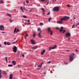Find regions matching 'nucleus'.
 <instances>
[{
  "instance_id": "1",
  "label": "nucleus",
  "mask_w": 79,
  "mask_h": 79,
  "mask_svg": "<svg viewBox=\"0 0 79 79\" xmlns=\"http://www.w3.org/2000/svg\"><path fill=\"white\" fill-rule=\"evenodd\" d=\"M70 18L69 17L65 16L64 17L60 19V21L57 22V24H63V21H66Z\"/></svg>"
},
{
  "instance_id": "2",
  "label": "nucleus",
  "mask_w": 79,
  "mask_h": 79,
  "mask_svg": "<svg viewBox=\"0 0 79 79\" xmlns=\"http://www.w3.org/2000/svg\"><path fill=\"white\" fill-rule=\"evenodd\" d=\"M71 36V34H70V33L68 32L65 35V38H68V37L69 39H68V40H69L70 39V37Z\"/></svg>"
},
{
  "instance_id": "3",
  "label": "nucleus",
  "mask_w": 79,
  "mask_h": 79,
  "mask_svg": "<svg viewBox=\"0 0 79 79\" xmlns=\"http://www.w3.org/2000/svg\"><path fill=\"white\" fill-rule=\"evenodd\" d=\"M74 53L72 54L70 56V61H72L73 60H74Z\"/></svg>"
},
{
  "instance_id": "4",
  "label": "nucleus",
  "mask_w": 79,
  "mask_h": 79,
  "mask_svg": "<svg viewBox=\"0 0 79 79\" xmlns=\"http://www.w3.org/2000/svg\"><path fill=\"white\" fill-rule=\"evenodd\" d=\"M48 31L49 33H50L51 36L53 35V31L50 29V28H48Z\"/></svg>"
},
{
  "instance_id": "5",
  "label": "nucleus",
  "mask_w": 79,
  "mask_h": 79,
  "mask_svg": "<svg viewBox=\"0 0 79 79\" xmlns=\"http://www.w3.org/2000/svg\"><path fill=\"white\" fill-rule=\"evenodd\" d=\"M54 11H59V7H56L53 9Z\"/></svg>"
},
{
  "instance_id": "6",
  "label": "nucleus",
  "mask_w": 79,
  "mask_h": 79,
  "mask_svg": "<svg viewBox=\"0 0 79 79\" xmlns=\"http://www.w3.org/2000/svg\"><path fill=\"white\" fill-rule=\"evenodd\" d=\"M56 45H55L54 47H49V51H50L52 49H55L56 48Z\"/></svg>"
},
{
  "instance_id": "7",
  "label": "nucleus",
  "mask_w": 79,
  "mask_h": 79,
  "mask_svg": "<svg viewBox=\"0 0 79 79\" xmlns=\"http://www.w3.org/2000/svg\"><path fill=\"white\" fill-rule=\"evenodd\" d=\"M13 51L14 53H16L17 52V47L16 46H15L13 48Z\"/></svg>"
},
{
  "instance_id": "8",
  "label": "nucleus",
  "mask_w": 79,
  "mask_h": 79,
  "mask_svg": "<svg viewBox=\"0 0 79 79\" xmlns=\"http://www.w3.org/2000/svg\"><path fill=\"white\" fill-rule=\"evenodd\" d=\"M4 27L3 26V25H1L0 26V30H1V31H4Z\"/></svg>"
},
{
  "instance_id": "9",
  "label": "nucleus",
  "mask_w": 79,
  "mask_h": 79,
  "mask_svg": "<svg viewBox=\"0 0 79 79\" xmlns=\"http://www.w3.org/2000/svg\"><path fill=\"white\" fill-rule=\"evenodd\" d=\"M31 42L32 44H35V41H34L33 40H31Z\"/></svg>"
},
{
  "instance_id": "10",
  "label": "nucleus",
  "mask_w": 79,
  "mask_h": 79,
  "mask_svg": "<svg viewBox=\"0 0 79 79\" xmlns=\"http://www.w3.org/2000/svg\"><path fill=\"white\" fill-rule=\"evenodd\" d=\"M63 30V27H61L60 28V32H62Z\"/></svg>"
},
{
  "instance_id": "11",
  "label": "nucleus",
  "mask_w": 79,
  "mask_h": 79,
  "mask_svg": "<svg viewBox=\"0 0 79 79\" xmlns=\"http://www.w3.org/2000/svg\"><path fill=\"white\" fill-rule=\"evenodd\" d=\"M41 10L43 11V14L44 15H45V14L44 13L45 10H44V8H42Z\"/></svg>"
},
{
  "instance_id": "12",
  "label": "nucleus",
  "mask_w": 79,
  "mask_h": 79,
  "mask_svg": "<svg viewBox=\"0 0 79 79\" xmlns=\"http://www.w3.org/2000/svg\"><path fill=\"white\" fill-rule=\"evenodd\" d=\"M45 52V50H44L41 53V54L42 55H44Z\"/></svg>"
},
{
  "instance_id": "13",
  "label": "nucleus",
  "mask_w": 79,
  "mask_h": 79,
  "mask_svg": "<svg viewBox=\"0 0 79 79\" xmlns=\"http://www.w3.org/2000/svg\"><path fill=\"white\" fill-rule=\"evenodd\" d=\"M10 79H13V74H11L10 75Z\"/></svg>"
},
{
  "instance_id": "14",
  "label": "nucleus",
  "mask_w": 79,
  "mask_h": 79,
  "mask_svg": "<svg viewBox=\"0 0 79 79\" xmlns=\"http://www.w3.org/2000/svg\"><path fill=\"white\" fill-rule=\"evenodd\" d=\"M38 48V46H35L34 47H32V48L33 49H36V48Z\"/></svg>"
},
{
  "instance_id": "15",
  "label": "nucleus",
  "mask_w": 79,
  "mask_h": 79,
  "mask_svg": "<svg viewBox=\"0 0 79 79\" xmlns=\"http://www.w3.org/2000/svg\"><path fill=\"white\" fill-rule=\"evenodd\" d=\"M12 64H13L14 65H16V63L15 61L14 60H13L12 61Z\"/></svg>"
},
{
  "instance_id": "16",
  "label": "nucleus",
  "mask_w": 79,
  "mask_h": 79,
  "mask_svg": "<svg viewBox=\"0 0 79 79\" xmlns=\"http://www.w3.org/2000/svg\"><path fill=\"white\" fill-rule=\"evenodd\" d=\"M20 9L22 10V12L24 13V10H23V7H20Z\"/></svg>"
},
{
  "instance_id": "17",
  "label": "nucleus",
  "mask_w": 79,
  "mask_h": 79,
  "mask_svg": "<svg viewBox=\"0 0 79 79\" xmlns=\"http://www.w3.org/2000/svg\"><path fill=\"white\" fill-rule=\"evenodd\" d=\"M9 21L10 23H12V22H13V19H10Z\"/></svg>"
},
{
  "instance_id": "18",
  "label": "nucleus",
  "mask_w": 79,
  "mask_h": 79,
  "mask_svg": "<svg viewBox=\"0 0 79 79\" xmlns=\"http://www.w3.org/2000/svg\"><path fill=\"white\" fill-rule=\"evenodd\" d=\"M16 30H17V28H15L14 29V33H16Z\"/></svg>"
},
{
  "instance_id": "19",
  "label": "nucleus",
  "mask_w": 79,
  "mask_h": 79,
  "mask_svg": "<svg viewBox=\"0 0 79 79\" xmlns=\"http://www.w3.org/2000/svg\"><path fill=\"white\" fill-rule=\"evenodd\" d=\"M7 16H9L10 17H11V15L9 14H7Z\"/></svg>"
},
{
  "instance_id": "20",
  "label": "nucleus",
  "mask_w": 79,
  "mask_h": 79,
  "mask_svg": "<svg viewBox=\"0 0 79 79\" xmlns=\"http://www.w3.org/2000/svg\"><path fill=\"white\" fill-rule=\"evenodd\" d=\"M5 60H6V63H7L8 62V60H7V57H5Z\"/></svg>"
},
{
  "instance_id": "21",
  "label": "nucleus",
  "mask_w": 79,
  "mask_h": 79,
  "mask_svg": "<svg viewBox=\"0 0 79 79\" xmlns=\"http://www.w3.org/2000/svg\"><path fill=\"white\" fill-rule=\"evenodd\" d=\"M7 45H10V43L9 42H7Z\"/></svg>"
},
{
  "instance_id": "22",
  "label": "nucleus",
  "mask_w": 79,
  "mask_h": 79,
  "mask_svg": "<svg viewBox=\"0 0 79 79\" xmlns=\"http://www.w3.org/2000/svg\"><path fill=\"white\" fill-rule=\"evenodd\" d=\"M8 66L9 67H12V66H13V65H12V64H9V65H8Z\"/></svg>"
},
{
  "instance_id": "23",
  "label": "nucleus",
  "mask_w": 79,
  "mask_h": 79,
  "mask_svg": "<svg viewBox=\"0 0 79 79\" xmlns=\"http://www.w3.org/2000/svg\"><path fill=\"white\" fill-rule=\"evenodd\" d=\"M40 26H43L44 25V23H40Z\"/></svg>"
},
{
  "instance_id": "24",
  "label": "nucleus",
  "mask_w": 79,
  "mask_h": 79,
  "mask_svg": "<svg viewBox=\"0 0 79 79\" xmlns=\"http://www.w3.org/2000/svg\"><path fill=\"white\" fill-rule=\"evenodd\" d=\"M23 18H27L26 15H23Z\"/></svg>"
},
{
  "instance_id": "25",
  "label": "nucleus",
  "mask_w": 79,
  "mask_h": 79,
  "mask_svg": "<svg viewBox=\"0 0 79 79\" xmlns=\"http://www.w3.org/2000/svg\"><path fill=\"white\" fill-rule=\"evenodd\" d=\"M42 64H43V63H42L40 65V68H41L42 67Z\"/></svg>"
},
{
  "instance_id": "26",
  "label": "nucleus",
  "mask_w": 79,
  "mask_h": 79,
  "mask_svg": "<svg viewBox=\"0 0 79 79\" xmlns=\"http://www.w3.org/2000/svg\"><path fill=\"white\" fill-rule=\"evenodd\" d=\"M3 73H5V74H7V73H6V71H3Z\"/></svg>"
},
{
  "instance_id": "27",
  "label": "nucleus",
  "mask_w": 79,
  "mask_h": 79,
  "mask_svg": "<svg viewBox=\"0 0 79 79\" xmlns=\"http://www.w3.org/2000/svg\"><path fill=\"white\" fill-rule=\"evenodd\" d=\"M36 36V33H35L33 35V37H35Z\"/></svg>"
},
{
  "instance_id": "28",
  "label": "nucleus",
  "mask_w": 79,
  "mask_h": 79,
  "mask_svg": "<svg viewBox=\"0 0 79 79\" xmlns=\"http://www.w3.org/2000/svg\"><path fill=\"white\" fill-rule=\"evenodd\" d=\"M28 36V35L26 34V35L25 36V39H26V37H27Z\"/></svg>"
},
{
  "instance_id": "29",
  "label": "nucleus",
  "mask_w": 79,
  "mask_h": 79,
  "mask_svg": "<svg viewBox=\"0 0 79 79\" xmlns=\"http://www.w3.org/2000/svg\"><path fill=\"white\" fill-rule=\"evenodd\" d=\"M52 19V18H49V19H48V21H49L50 22V20H51Z\"/></svg>"
},
{
  "instance_id": "30",
  "label": "nucleus",
  "mask_w": 79,
  "mask_h": 79,
  "mask_svg": "<svg viewBox=\"0 0 79 79\" xmlns=\"http://www.w3.org/2000/svg\"><path fill=\"white\" fill-rule=\"evenodd\" d=\"M63 33V34H64L65 32H66V30H64L63 31H62Z\"/></svg>"
},
{
  "instance_id": "31",
  "label": "nucleus",
  "mask_w": 79,
  "mask_h": 79,
  "mask_svg": "<svg viewBox=\"0 0 79 79\" xmlns=\"http://www.w3.org/2000/svg\"><path fill=\"white\" fill-rule=\"evenodd\" d=\"M24 24H25V25H26V24H27V25H28V24H29V23H27L26 22H25Z\"/></svg>"
},
{
  "instance_id": "32",
  "label": "nucleus",
  "mask_w": 79,
  "mask_h": 79,
  "mask_svg": "<svg viewBox=\"0 0 79 79\" xmlns=\"http://www.w3.org/2000/svg\"><path fill=\"white\" fill-rule=\"evenodd\" d=\"M47 63L48 64H50V63H51V61H49Z\"/></svg>"
},
{
  "instance_id": "33",
  "label": "nucleus",
  "mask_w": 79,
  "mask_h": 79,
  "mask_svg": "<svg viewBox=\"0 0 79 79\" xmlns=\"http://www.w3.org/2000/svg\"><path fill=\"white\" fill-rule=\"evenodd\" d=\"M64 64H67V63H66V62H65V61H64Z\"/></svg>"
},
{
  "instance_id": "34",
  "label": "nucleus",
  "mask_w": 79,
  "mask_h": 79,
  "mask_svg": "<svg viewBox=\"0 0 79 79\" xmlns=\"http://www.w3.org/2000/svg\"><path fill=\"white\" fill-rule=\"evenodd\" d=\"M19 29H17V31H16V33H17V32H19Z\"/></svg>"
},
{
  "instance_id": "35",
  "label": "nucleus",
  "mask_w": 79,
  "mask_h": 79,
  "mask_svg": "<svg viewBox=\"0 0 79 79\" xmlns=\"http://www.w3.org/2000/svg\"><path fill=\"white\" fill-rule=\"evenodd\" d=\"M23 8L24 10H25V11H27V10L25 8V7H23Z\"/></svg>"
},
{
  "instance_id": "36",
  "label": "nucleus",
  "mask_w": 79,
  "mask_h": 79,
  "mask_svg": "<svg viewBox=\"0 0 79 79\" xmlns=\"http://www.w3.org/2000/svg\"><path fill=\"white\" fill-rule=\"evenodd\" d=\"M4 44V45H6V41L5 42Z\"/></svg>"
},
{
  "instance_id": "37",
  "label": "nucleus",
  "mask_w": 79,
  "mask_h": 79,
  "mask_svg": "<svg viewBox=\"0 0 79 79\" xmlns=\"http://www.w3.org/2000/svg\"><path fill=\"white\" fill-rule=\"evenodd\" d=\"M38 37H40V33H38Z\"/></svg>"
},
{
  "instance_id": "38",
  "label": "nucleus",
  "mask_w": 79,
  "mask_h": 79,
  "mask_svg": "<svg viewBox=\"0 0 79 79\" xmlns=\"http://www.w3.org/2000/svg\"><path fill=\"white\" fill-rule=\"evenodd\" d=\"M41 32H42V31L41 30H40V34H41Z\"/></svg>"
},
{
  "instance_id": "39",
  "label": "nucleus",
  "mask_w": 79,
  "mask_h": 79,
  "mask_svg": "<svg viewBox=\"0 0 79 79\" xmlns=\"http://www.w3.org/2000/svg\"><path fill=\"white\" fill-rule=\"evenodd\" d=\"M4 33H6V32H3V31H2V34H3Z\"/></svg>"
},
{
  "instance_id": "40",
  "label": "nucleus",
  "mask_w": 79,
  "mask_h": 79,
  "mask_svg": "<svg viewBox=\"0 0 79 79\" xmlns=\"http://www.w3.org/2000/svg\"><path fill=\"white\" fill-rule=\"evenodd\" d=\"M26 2L27 3H29V1H26Z\"/></svg>"
},
{
  "instance_id": "41",
  "label": "nucleus",
  "mask_w": 79,
  "mask_h": 79,
  "mask_svg": "<svg viewBox=\"0 0 79 79\" xmlns=\"http://www.w3.org/2000/svg\"><path fill=\"white\" fill-rule=\"evenodd\" d=\"M1 78H2V75L0 74V79H1Z\"/></svg>"
},
{
  "instance_id": "42",
  "label": "nucleus",
  "mask_w": 79,
  "mask_h": 79,
  "mask_svg": "<svg viewBox=\"0 0 79 79\" xmlns=\"http://www.w3.org/2000/svg\"><path fill=\"white\" fill-rule=\"evenodd\" d=\"M77 25H79V22H78L76 24V26H77Z\"/></svg>"
},
{
  "instance_id": "43",
  "label": "nucleus",
  "mask_w": 79,
  "mask_h": 79,
  "mask_svg": "<svg viewBox=\"0 0 79 79\" xmlns=\"http://www.w3.org/2000/svg\"><path fill=\"white\" fill-rule=\"evenodd\" d=\"M50 12H48V14H47V15H50Z\"/></svg>"
},
{
  "instance_id": "44",
  "label": "nucleus",
  "mask_w": 79,
  "mask_h": 79,
  "mask_svg": "<svg viewBox=\"0 0 79 79\" xmlns=\"http://www.w3.org/2000/svg\"><path fill=\"white\" fill-rule=\"evenodd\" d=\"M0 74H2V70H0Z\"/></svg>"
},
{
  "instance_id": "45",
  "label": "nucleus",
  "mask_w": 79,
  "mask_h": 79,
  "mask_svg": "<svg viewBox=\"0 0 79 79\" xmlns=\"http://www.w3.org/2000/svg\"><path fill=\"white\" fill-rule=\"evenodd\" d=\"M56 29H57V30H58V29H59V28H58V27H56Z\"/></svg>"
},
{
  "instance_id": "46",
  "label": "nucleus",
  "mask_w": 79,
  "mask_h": 79,
  "mask_svg": "<svg viewBox=\"0 0 79 79\" xmlns=\"http://www.w3.org/2000/svg\"><path fill=\"white\" fill-rule=\"evenodd\" d=\"M67 6H68V7H70V6H69V5H68Z\"/></svg>"
},
{
  "instance_id": "47",
  "label": "nucleus",
  "mask_w": 79,
  "mask_h": 79,
  "mask_svg": "<svg viewBox=\"0 0 79 79\" xmlns=\"http://www.w3.org/2000/svg\"><path fill=\"white\" fill-rule=\"evenodd\" d=\"M38 31H40V28H38Z\"/></svg>"
},
{
  "instance_id": "48",
  "label": "nucleus",
  "mask_w": 79,
  "mask_h": 79,
  "mask_svg": "<svg viewBox=\"0 0 79 79\" xmlns=\"http://www.w3.org/2000/svg\"><path fill=\"white\" fill-rule=\"evenodd\" d=\"M74 27V25H73V26H72V28H73V27Z\"/></svg>"
},
{
  "instance_id": "49",
  "label": "nucleus",
  "mask_w": 79,
  "mask_h": 79,
  "mask_svg": "<svg viewBox=\"0 0 79 79\" xmlns=\"http://www.w3.org/2000/svg\"><path fill=\"white\" fill-rule=\"evenodd\" d=\"M75 18H76V17H74L73 18V19L74 20V19H75Z\"/></svg>"
},
{
  "instance_id": "50",
  "label": "nucleus",
  "mask_w": 79,
  "mask_h": 79,
  "mask_svg": "<svg viewBox=\"0 0 79 79\" xmlns=\"http://www.w3.org/2000/svg\"><path fill=\"white\" fill-rule=\"evenodd\" d=\"M22 56H23V57H24V54H23Z\"/></svg>"
},
{
  "instance_id": "51",
  "label": "nucleus",
  "mask_w": 79,
  "mask_h": 79,
  "mask_svg": "<svg viewBox=\"0 0 79 79\" xmlns=\"http://www.w3.org/2000/svg\"><path fill=\"white\" fill-rule=\"evenodd\" d=\"M76 52H78V50H77V49H76Z\"/></svg>"
},
{
  "instance_id": "52",
  "label": "nucleus",
  "mask_w": 79,
  "mask_h": 79,
  "mask_svg": "<svg viewBox=\"0 0 79 79\" xmlns=\"http://www.w3.org/2000/svg\"><path fill=\"white\" fill-rule=\"evenodd\" d=\"M16 42H13V44H16Z\"/></svg>"
},
{
  "instance_id": "53",
  "label": "nucleus",
  "mask_w": 79,
  "mask_h": 79,
  "mask_svg": "<svg viewBox=\"0 0 79 79\" xmlns=\"http://www.w3.org/2000/svg\"><path fill=\"white\" fill-rule=\"evenodd\" d=\"M49 3V2L47 3V4H46V5H48V4Z\"/></svg>"
},
{
  "instance_id": "54",
  "label": "nucleus",
  "mask_w": 79,
  "mask_h": 79,
  "mask_svg": "<svg viewBox=\"0 0 79 79\" xmlns=\"http://www.w3.org/2000/svg\"><path fill=\"white\" fill-rule=\"evenodd\" d=\"M28 23H30V20H28Z\"/></svg>"
},
{
  "instance_id": "55",
  "label": "nucleus",
  "mask_w": 79,
  "mask_h": 79,
  "mask_svg": "<svg viewBox=\"0 0 79 79\" xmlns=\"http://www.w3.org/2000/svg\"><path fill=\"white\" fill-rule=\"evenodd\" d=\"M66 51L67 52H69V50H67Z\"/></svg>"
},
{
  "instance_id": "56",
  "label": "nucleus",
  "mask_w": 79,
  "mask_h": 79,
  "mask_svg": "<svg viewBox=\"0 0 79 79\" xmlns=\"http://www.w3.org/2000/svg\"><path fill=\"white\" fill-rule=\"evenodd\" d=\"M0 47H2V46H1V44H0Z\"/></svg>"
},
{
  "instance_id": "57",
  "label": "nucleus",
  "mask_w": 79,
  "mask_h": 79,
  "mask_svg": "<svg viewBox=\"0 0 79 79\" xmlns=\"http://www.w3.org/2000/svg\"><path fill=\"white\" fill-rule=\"evenodd\" d=\"M41 1H45V0H40Z\"/></svg>"
},
{
  "instance_id": "58",
  "label": "nucleus",
  "mask_w": 79,
  "mask_h": 79,
  "mask_svg": "<svg viewBox=\"0 0 79 79\" xmlns=\"http://www.w3.org/2000/svg\"><path fill=\"white\" fill-rule=\"evenodd\" d=\"M44 74H46V72L44 73Z\"/></svg>"
},
{
  "instance_id": "59",
  "label": "nucleus",
  "mask_w": 79,
  "mask_h": 79,
  "mask_svg": "<svg viewBox=\"0 0 79 79\" xmlns=\"http://www.w3.org/2000/svg\"><path fill=\"white\" fill-rule=\"evenodd\" d=\"M40 38H41V35H40Z\"/></svg>"
},
{
  "instance_id": "60",
  "label": "nucleus",
  "mask_w": 79,
  "mask_h": 79,
  "mask_svg": "<svg viewBox=\"0 0 79 79\" xmlns=\"http://www.w3.org/2000/svg\"><path fill=\"white\" fill-rule=\"evenodd\" d=\"M37 69H38V70H39V69H40L37 68Z\"/></svg>"
},
{
  "instance_id": "61",
  "label": "nucleus",
  "mask_w": 79,
  "mask_h": 79,
  "mask_svg": "<svg viewBox=\"0 0 79 79\" xmlns=\"http://www.w3.org/2000/svg\"><path fill=\"white\" fill-rule=\"evenodd\" d=\"M31 10H30V13H31Z\"/></svg>"
},
{
  "instance_id": "62",
  "label": "nucleus",
  "mask_w": 79,
  "mask_h": 79,
  "mask_svg": "<svg viewBox=\"0 0 79 79\" xmlns=\"http://www.w3.org/2000/svg\"><path fill=\"white\" fill-rule=\"evenodd\" d=\"M38 67H40V65H39Z\"/></svg>"
},
{
  "instance_id": "63",
  "label": "nucleus",
  "mask_w": 79,
  "mask_h": 79,
  "mask_svg": "<svg viewBox=\"0 0 79 79\" xmlns=\"http://www.w3.org/2000/svg\"><path fill=\"white\" fill-rule=\"evenodd\" d=\"M70 21H72V20L70 19Z\"/></svg>"
},
{
  "instance_id": "64",
  "label": "nucleus",
  "mask_w": 79,
  "mask_h": 79,
  "mask_svg": "<svg viewBox=\"0 0 79 79\" xmlns=\"http://www.w3.org/2000/svg\"><path fill=\"white\" fill-rule=\"evenodd\" d=\"M15 39H16V38H15Z\"/></svg>"
}]
</instances>
